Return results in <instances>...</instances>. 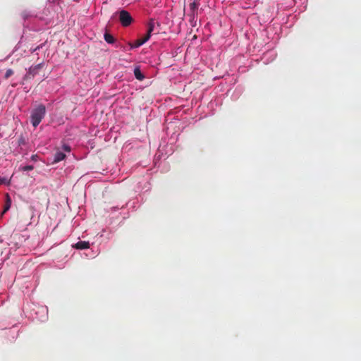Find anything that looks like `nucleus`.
I'll return each instance as SVG.
<instances>
[{
    "label": "nucleus",
    "mask_w": 361,
    "mask_h": 361,
    "mask_svg": "<svg viewBox=\"0 0 361 361\" xmlns=\"http://www.w3.org/2000/svg\"><path fill=\"white\" fill-rule=\"evenodd\" d=\"M198 6L199 3L191 2L190 4V13H188V16L190 17V20H193L195 18V16L197 14Z\"/></svg>",
    "instance_id": "39448f33"
},
{
    "label": "nucleus",
    "mask_w": 361,
    "mask_h": 361,
    "mask_svg": "<svg viewBox=\"0 0 361 361\" xmlns=\"http://www.w3.org/2000/svg\"><path fill=\"white\" fill-rule=\"evenodd\" d=\"M10 183V180H8L5 177H0V184H7L8 185Z\"/></svg>",
    "instance_id": "4468645a"
},
{
    "label": "nucleus",
    "mask_w": 361,
    "mask_h": 361,
    "mask_svg": "<svg viewBox=\"0 0 361 361\" xmlns=\"http://www.w3.org/2000/svg\"><path fill=\"white\" fill-rule=\"evenodd\" d=\"M104 40L109 44H113L115 42L114 36L109 32H105L104 35Z\"/></svg>",
    "instance_id": "9d476101"
},
{
    "label": "nucleus",
    "mask_w": 361,
    "mask_h": 361,
    "mask_svg": "<svg viewBox=\"0 0 361 361\" xmlns=\"http://www.w3.org/2000/svg\"><path fill=\"white\" fill-rule=\"evenodd\" d=\"M13 74V71L11 68L6 70L4 78L6 79H8L10 76H11Z\"/></svg>",
    "instance_id": "f8f14e48"
},
{
    "label": "nucleus",
    "mask_w": 361,
    "mask_h": 361,
    "mask_svg": "<svg viewBox=\"0 0 361 361\" xmlns=\"http://www.w3.org/2000/svg\"><path fill=\"white\" fill-rule=\"evenodd\" d=\"M44 66L42 63H40L37 65L31 66L27 73L23 77L24 80H28L32 79L37 74H38L39 70H41Z\"/></svg>",
    "instance_id": "7ed1b4c3"
},
{
    "label": "nucleus",
    "mask_w": 361,
    "mask_h": 361,
    "mask_svg": "<svg viewBox=\"0 0 361 361\" xmlns=\"http://www.w3.org/2000/svg\"><path fill=\"white\" fill-rule=\"evenodd\" d=\"M118 19L123 27L129 26L133 20L130 13L126 10L118 12Z\"/></svg>",
    "instance_id": "f03ea898"
},
{
    "label": "nucleus",
    "mask_w": 361,
    "mask_h": 361,
    "mask_svg": "<svg viewBox=\"0 0 361 361\" xmlns=\"http://www.w3.org/2000/svg\"><path fill=\"white\" fill-rule=\"evenodd\" d=\"M6 202L4 207V210L1 213V215L4 214L7 211L9 210L11 206V199L8 193L6 194Z\"/></svg>",
    "instance_id": "0eeeda50"
},
{
    "label": "nucleus",
    "mask_w": 361,
    "mask_h": 361,
    "mask_svg": "<svg viewBox=\"0 0 361 361\" xmlns=\"http://www.w3.org/2000/svg\"><path fill=\"white\" fill-rule=\"evenodd\" d=\"M66 157V154L61 151L56 152L54 158V162H59L63 160Z\"/></svg>",
    "instance_id": "6e6552de"
},
{
    "label": "nucleus",
    "mask_w": 361,
    "mask_h": 361,
    "mask_svg": "<svg viewBox=\"0 0 361 361\" xmlns=\"http://www.w3.org/2000/svg\"><path fill=\"white\" fill-rule=\"evenodd\" d=\"M39 47H37L34 51H36L37 49H39Z\"/></svg>",
    "instance_id": "f3484780"
},
{
    "label": "nucleus",
    "mask_w": 361,
    "mask_h": 361,
    "mask_svg": "<svg viewBox=\"0 0 361 361\" xmlns=\"http://www.w3.org/2000/svg\"><path fill=\"white\" fill-rule=\"evenodd\" d=\"M21 169L23 171H32L33 169V166H32V165H27V166H23L21 168Z\"/></svg>",
    "instance_id": "ddd939ff"
},
{
    "label": "nucleus",
    "mask_w": 361,
    "mask_h": 361,
    "mask_svg": "<svg viewBox=\"0 0 361 361\" xmlns=\"http://www.w3.org/2000/svg\"><path fill=\"white\" fill-rule=\"evenodd\" d=\"M73 247L78 250H85L90 247V243L88 241H79L73 245Z\"/></svg>",
    "instance_id": "423d86ee"
},
{
    "label": "nucleus",
    "mask_w": 361,
    "mask_h": 361,
    "mask_svg": "<svg viewBox=\"0 0 361 361\" xmlns=\"http://www.w3.org/2000/svg\"><path fill=\"white\" fill-rule=\"evenodd\" d=\"M134 75H135L136 79H137L139 80H142L145 78L143 74L141 73L140 70L138 68H135Z\"/></svg>",
    "instance_id": "9b49d317"
},
{
    "label": "nucleus",
    "mask_w": 361,
    "mask_h": 361,
    "mask_svg": "<svg viewBox=\"0 0 361 361\" xmlns=\"http://www.w3.org/2000/svg\"><path fill=\"white\" fill-rule=\"evenodd\" d=\"M192 2H195V3H199L200 0H192Z\"/></svg>",
    "instance_id": "dca6fc26"
},
{
    "label": "nucleus",
    "mask_w": 361,
    "mask_h": 361,
    "mask_svg": "<svg viewBox=\"0 0 361 361\" xmlns=\"http://www.w3.org/2000/svg\"><path fill=\"white\" fill-rule=\"evenodd\" d=\"M149 40V35H145L144 37H140L135 41V42L131 43L129 42V45L131 49L137 48L142 44H144L146 42Z\"/></svg>",
    "instance_id": "20e7f679"
},
{
    "label": "nucleus",
    "mask_w": 361,
    "mask_h": 361,
    "mask_svg": "<svg viewBox=\"0 0 361 361\" xmlns=\"http://www.w3.org/2000/svg\"><path fill=\"white\" fill-rule=\"evenodd\" d=\"M46 114V108L43 104L37 106L31 113V123L36 128L42 121Z\"/></svg>",
    "instance_id": "f257e3e1"
},
{
    "label": "nucleus",
    "mask_w": 361,
    "mask_h": 361,
    "mask_svg": "<svg viewBox=\"0 0 361 361\" xmlns=\"http://www.w3.org/2000/svg\"><path fill=\"white\" fill-rule=\"evenodd\" d=\"M155 22L153 20H150L147 25V31L146 35H149V39L151 37V34L154 30Z\"/></svg>",
    "instance_id": "1a4fd4ad"
},
{
    "label": "nucleus",
    "mask_w": 361,
    "mask_h": 361,
    "mask_svg": "<svg viewBox=\"0 0 361 361\" xmlns=\"http://www.w3.org/2000/svg\"><path fill=\"white\" fill-rule=\"evenodd\" d=\"M63 151L70 152H71V147L68 145H63L62 147Z\"/></svg>",
    "instance_id": "2eb2a0df"
}]
</instances>
